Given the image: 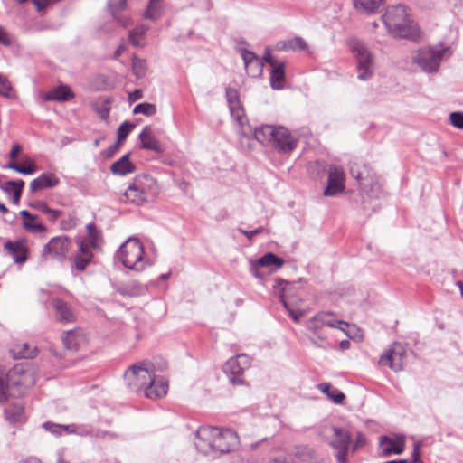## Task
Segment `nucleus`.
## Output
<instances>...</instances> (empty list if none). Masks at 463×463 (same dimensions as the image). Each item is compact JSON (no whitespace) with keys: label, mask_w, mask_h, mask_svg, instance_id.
Here are the masks:
<instances>
[{"label":"nucleus","mask_w":463,"mask_h":463,"mask_svg":"<svg viewBox=\"0 0 463 463\" xmlns=\"http://www.w3.org/2000/svg\"><path fill=\"white\" fill-rule=\"evenodd\" d=\"M130 153L122 156L110 165V172L115 175L124 176L136 171L135 165L129 160Z\"/></svg>","instance_id":"nucleus-29"},{"label":"nucleus","mask_w":463,"mask_h":463,"mask_svg":"<svg viewBox=\"0 0 463 463\" xmlns=\"http://www.w3.org/2000/svg\"><path fill=\"white\" fill-rule=\"evenodd\" d=\"M345 172L342 167L331 165L328 170L327 186L324 190V195L335 196L345 189Z\"/></svg>","instance_id":"nucleus-16"},{"label":"nucleus","mask_w":463,"mask_h":463,"mask_svg":"<svg viewBox=\"0 0 463 463\" xmlns=\"http://www.w3.org/2000/svg\"><path fill=\"white\" fill-rule=\"evenodd\" d=\"M118 291L122 296L139 297L146 294L147 288L146 286L140 284L137 281H130L120 286Z\"/></svg>","instance_id":"nucleus-31"},{"label":"nucleus","mask_w":463,"mask_h":463,"mask_svg":"<svg viewBox=\"0 0 463 463\" xmlns=\"http://www.w3.org/2000/svg\"><path fill=\"white\" fill-rule=\"evenodd\" d=\"M285 80V65L283 62L272 67L270 71V86L274 90H281Z\"/></svg>","instance_id":"nucleus-34"},{"label":"nucleus","mask_w":463,"mask_h":463,"mask_svg":"<svg viewBox=\"0 0 463 463\" xmlns=\"http://www.w3.org/2000/svg\"><path fill=\"white\" fill-rule=\"evenodd\" d=\"M260 268L261 267L260 265H257V262L255 260L250 261V272L254 277L262 279L264 278V274L260 272Z\"/></svg>","instance_id":"nucleus-57"},{"label":"nucleus","mask_w":463,"mask_h":463,"mask_svg":"<svg viewBox=\"0 0 463 463\" xmlns=\"http://www.w3.org/2000/svg\"><path fill=\"white\" fill-rule=\"evenodd\" d=\"M240 444L238 434L232 429L202 426L195 434L197 450L213 458L235 450Z\"/></svg>","instance_id":"nucleus-1"},{"label":"nucleus","mask_w":463,"mask_h":463,"mask_svg":"<svg viewBox=\"0 0 463 463\" xmlns=\"http://www.w3.org/2000/svg\"><path fill=\"white\" fill-rule=\"evenodd\" d=\"M317 388L326 394L331 401H333L335 403L340 404L345 400V394L340 392L338 389L333 387L328 383H322L317 384Z\"/></svg>","instance_id":"nucleus-35"},{"label":"nucleus","mask_w":463,"mask_h":463,"mask_svg":"<svg viewBox=\"0 0 463 463\" xmlns=\"http://www.w3.org/2000/svg\"><path fill=\"white\" fill-rule=\"evenodd\" d=\"M277 47L281 51H304L307 49V44L303 38L294 37L279 42Z\"/></svg>","instance_id":"nucleus-36"},{"label":"nucleus","mask_w":463,"mask_h":463,"mask_svg":"<svg viewBox=\"0 0 463 463\" xmlns=\"http://www.w3.org/2000/svg\"><path fill=\"white\" fill-rule=\"evenodd\" d=\"M24 164H25V165L22 166V165H18L16 162H9L5 167L14 170L15 172L24 175H30L36 172L37 167H36L35 163L33 160L27 158L24 161Z\"/></svg>","instance_id":"nucleus-41"},{"label":"nucleus","mask_w":463,"mask_h":463,"mask_svg":"<svg viewBox=\"0 0 463 463\" xmlns=\"http://www.w3.org/2000/svg\"><path fill=\"white\" fill-rule=\"evenodd\" d=\"M88 236L78 241L79 256H86L87 254L93 255L91 249L97 246L96 238L97 232L93 224H88Z\"/></svg>","instance_id":"nucleus-27"},{"label":"nucleus","mask_w":463,"mask_h":463,"mask_svg":"<svg viewBox=\"0 0 463 463\" xmlns=\"http://www.w3.org/2000/svg\"><path fill=\"white\" fill-rule=\"evenodd\" d=\"M71 246V241L66 236H57L49 241L42 250V257L44 260L49 258L58 261H63Z\"/></svg>","instance_id":"nucleus-11"},{"label":"nucleus","mask_w":463,"mask_h":463,"mask_svg":"<svg viewBox=\"0 0 463 463\" xmlns=\"http://www.w3.org/2000/svg\"><path fill=\"white\" fill-rule=\"evenodd\" d=\"M420 442L414 443L413 451L411 454L412 460L411 461V463H422L420 459Z\"/></svg>","instance_id":"nucleus-53"},{"label":"nucleus","mask_w":463,"mask_h":463,"mask_svg":"<svg viewBox=\"0 0 463 463\" xmlns=\"http://www.w3.org/2000/svg\"><path fill=\"white\" fill-rule=\"evenodd\" d=\"M290 290V287H288L284 289L283 293L280 295V301L284 307L288 311L292 320L296 323H299L301 317L305 315L306 312L301 309H296L295 307H291V301L289 300L288 295Z\"/></svg>","instance_id":"nucleus-32"},{"label":"nucleus","mask_w":463,"mask_h":463,"mask_svg":"<svg viewBox=\"0 0 463 463\" xmlns=\"http://www.w3.org/2000/svg\"><path fill=\"white\" fill-rule=\"evenodd\" d=\"M42 98L44 101L66 102L74 98L71 89L65 84L59 85L43 93Z\"/></svg>","instance_id":"nucleus-22"},{"label":"nucleus","mask_w":463,"mask_h":463,"mask_svg":"<svg viewBox=\"0 0 463 463\" xmlns=\"http://www.w3.org/2000/svg\"><path fill=\"white\" fill-rule=\"evenodd\" d=\"M5 250L10 255L16 264H23L27 259V247L23 241H7L4 245Z\"/></svg>","instance_id":"nucleus-24"},{"label":"nucleus","mask_w":463,"mask_h":463,"mask_svg":"<svg viewBox=\"0 0 463 463\" xmlns=\"http://www.w3.org/2000/svg\"><path fill=\"white\" fill-rule=\"evenodd\" d=\"M21 151V146L19 144H14L12 146V149L9 154V157L11 159L10 162H15V159L17 158L18 154Z\"/></svg>","instance_id":"nucleus-59"},{"label":"nucleus","mask_w":463,"mask_h":463,"mask_svg":"<svg viewBox=\"0 0 463 463\" xmlns=\"http://www.w3.org/2000/svg\"><path fill=\"white\" fill-rule=\"evenodd\" d=\"M168 391V382L163 377L154 375L145 389V395L149 399H158L164 397Z\"/></svg>","instance_id":"nucleus-23"},{"label":"nucleus","mask_w":463,"mask_h":463,"mask_svg":"<svg viewBox=\"0 0 463 463\" xmlns=\"http://www.w3.org/2000/svg\"><path fill=\"white\" fill-rule=\"evenodd\" d=\"M331 447L336 450L337 463H347V453L351 442V433L345 428L333 427Z\"/></svg>","instance_id":"nucleus-12"},{"label":"nucleus","mask_w":463,"mask_h":463,"mask_svg":"<svg viewBox=\"0 0 463 463\" xmlns=\"http://www.w3.org/2000/svg\"><path fill=\"white\" fill-rule=\"evenodd\" d=\"M305 326L311 334L310 344L322 350L335 349V343L330 340L329 334L325 327L337 328L345 335L347 331L343 326H348V323L341 319L336 313L332 311H319L305 322Z\"/></svg>","instance_id":"nucleus-2"},{"label":"nucleus","mask_w":463,"mask_h":463,"mask_svg":"<svg viewBox=\"0 0 463 463\" xmlns=\"http://www.w3.org/2000/svg\"><path fill=\"white\" fill-rule=\"evenodd\" d=\"M43 428L56 437L63 433L72 434L75 431V424L63 425L47 421L43 424Z\"/></svg>","instance_id":"nucleus-38"},{"label":"nucleus","mask_w":463,"mask_h":463,"mask_svg":"<svg viewBox=\"0 0 463 463\" xmlns=\"http://www.w3.org/2000/svg\"><path fill=\"white\" fill-rule=\"evenodd\" d=\"M275 126L271 125H264L260 128H257L252 132L250 129L248 131L244 127V130L247 135H244L242 132V128H241V134L245 137H250V135H253L254 138L262 144L270 143L272 144L274 134L276 131Z\"/></svg>","instance_id":"nucleus-25"},{"label":"nucleus","mask_w":463,"mask_h":463,"mask_svg":"<svg viewBox=\"0 0 463 463\" xmlns=\"http://www.w3.org/2000/svg\"><path fill=\"white\" fill-rule=\"evenodd\" d=\"M74 225H75V223H72V221H71H71H69V222H67V221H62V222H61V228H62L63 230H70V229H71L72 227H74Z\"/></svg>","instance_id":"nucleus-62"},{"label":"nucleus","mask_w":463,"mask_h":463,"mask_svg":"<svg viewBox=\"0 0 463 463\" xmlns=\"http://www.w3.org/2000/svg\"><path fill=\"white\" fill-rule=\"evenodd\" d=\"M353 2L357 11L371 14L378 11L384 0H353Z\"/></svg>","instance_id":"nucleus-33"},{"label":"nucleus","mask_w":463,"mask_h":463,"mask_svg":"<svg viewBox=\"0 0 463 463\" xmlns=\"http://www.w3.org/2000/svg\"><path fill=\"white\" fill-rule=\"evenodd\" d=\"M52 307L54 315L57 321L66 324L74 322L76 314L74 309L63 299L54 298L52 300Z\"/></svg>","instance_id":"nucleus-18"},{"label":"nucleus","mask_w":463,"mask_h":463,"mask_svg":"<svg viewBox=\"0 0 463 463\" xmlns=\"http://www.w3.org/2000/svg\"><path fill=\"white\" fill-rule=\"evenodd\" d=\"M125 7L126 0H109L108 3V8L111 15L123 27L130 24V18L120 14Z\"/></svg>","instance_id":"nucleus-30"},{"label":"nucleus","mask_w":463,"mask_h":463,"mask_svg":"<svg viewBox=\"0 0 463 463\" xmlns=\"http://www.w3.org/2000/svg\"><path fill=\"white\" fill-rule=\"evenodd\" d=\"M120 145L121 143L117 140L102 153L103 156L107 158L112 157L119 150Z\"/></svg>","instance_id":"nucleus-52"},{"label":"nucleus","mask_w":463,"mask_h":463,"mask_svg":"<svg viewBox=\"0 0 463 463\" xmlns=\"http://www.w3.org/2000/svg\"><path fill=\"white\" fill-rule=\"evenodd\" d=\"M35 383L33 369L29 365L18 364L7 373L0 368V402L10 396H21L25 389Z\"/></svg>","instance_id":"nucleus-3"},{"label":"nucleus","mask_w":463,"mask_h":463,"mask_svg":"<svg viewBox=\"0 0 463 463\" xmlns=\"http://www.w3.org/2000/svg\"><path fill=\"white\" fill-rule=\"evenodd\" d=\"M348 45L356 61L357 78L360 80H370L375 69L373 54L364 43L357 39H351Z\"/></svg>","instance_id":"nucleus-8"},{"label":"nucleus","mask_w":463,"mask_h":463,"mask_svg":"<svg viewBox=\"0 0 463 463\" xmlns=\"http://www.w3.org/2000/svg\"><path fill=\"white\" fill-rule=\"evenodd\" d=\"M449 118L452 126L463 129V112H452Z\"/></svg>","instance_id":"nucleus-50"},{"label":"nucleus","mask_w":463,"mask_h":463,"mask_svg":"<svg viewBox=\"0 0 463 463\" xmlns=\"http://www.w3.org/2000/svg\"><path fill=\"white\" fill-rule=\"evenodd\" d=\"M20 215L24 218V220H37L38 217L36 215L31 214L27 210H22L20 212Z\"/></svg>","instance_id":"nucleus-61"},{"label":"nucleus","mask_w":463,"mask_h":463,"mask_svg":"<svg viewBox=\"0 0 463 463\" xmlns=\"http://www.w3.org/2000/svg\"><path fill=\"white\" fill-rule=\"evenodd\" d=\"M250 365V358L245 354H241L230 358L223 365V372L230 382L236 384L243 383V373Z\"/></svg>","instance_id":"nucleus-10"},{"label":"nucleus","mask_w":463,"mask_h":463,"mask_svg":"<svg viewBox=\"0 0 463 463\" xmlns=\"http://www.w3.org/2000/svg\"><path fill=\"white\" fill-rule=\"evenodd\" d=\"M225 96L232 118L240 128H242L243 134L247 135L244 130V123L246 121L245 113L240 102L238 90L234 88H226Z\"/></svg>","instance_id":"nucleus-15"},{"label":"nucleus","mask_w":463,"mask_h":463,"mask_svg":"<svg viewBox=\"0 0 463 463\" xmlns=\"http://www.w3.org/2000/svg\"><path fill=\"white\" fill-rule=\"evenodd\" d=\"M451 55L450 48L437 45L430 48L419 49L412 55V62L417 64L423 71L436 72L443 58Z\"/></svg>","instance_id":"nucleus-7"},{"label":"nucleus","mask_w":463,"mask_h":463,"mask_svg":"<svg viewBox=\"0 0 463 463\" xmlns=\"http://www.w3.org/2000/svg\"><path fill=\"white\" fill-rule=\"evenodd\" d=\"M379 363L382 365L389 366L392 371H402L406 363V351L400 343H394L382 354Z\"/></svg>","instance_id":"nucleus-13"},{"label":"nucleus","mask_w":463,"mask_h":463,"mask_svg":"<svg viewBox=\"0 0 463 463\" xmlns=\"http://www.w3.org/2000/svg\"><path fill=\"white\" fill-rule=\"evenodd\" d=\"M60 178L52 172H44L30 183L31 193L43 189H51L60 184Z\"/></svg>","instance_id":"nucleus-19"},{"label":"nucleus","mask_w":463,"mask_h":463,"mask_svg":"<svg viewBox=\"0 0 463 463\" xmlns=\"http://www.w3.org/2000/svg\"><path fill=\"white\" fill-rule=\"evenodd\" d=\"M159 193L157 181L150 175L141 174L129 183L124 197L128 203L139 206L155 201Z\"/></svg>","instance_id":"nucleus-5"},{"label":"nucleus","mask_w":463,"mask_h":463,"mask_svg":"<svg viewBox=\"0 0 463 463\" xmlns=\"http://www.w3.org/2000/svg\"><path fill=\"white\" fill-rule=\"evenodd\" d=\"M134 128L135 126L133 124L128 121L123 122L118 128L117 140L120 143L124 142Z\"/></svg>","instance_id":"nucleus-46"},{"label":"nucleus","mask_w":463,"mask_h":463,"mask_svg":"<svg viewBox=\"0 0 463 463\" xmlns=\"http://www.w3.org/2000/svg\"><path fill=\"white\" fill-rule=\"evenodd\" d=\"M133 113L143 114L145 116L150 117L156 113V107L151 103H139L134 108Z\"/></svg>","instance_id":"nucleus-44"},{"label":"nucleus","mask_w":463,"mask_h":463,"mask_svg":"<svg viewBox=\"0 0 463 463\" xmlns=\"http://www.w3.org/2000/svg\"><path fill=\"white\" fill-rule=\"evenodd\" d=\"M12 353L15 359H32L37 355L38 350L28 344H21L15 345Z\"/></svg>","instance_id":"nucleus-37"},{"label":"nucleus","mask_w":463,"mask_h":463,"mask_svg":"<svg viewBox=\"0 0 463 463\" xmlns=\"http://www.w3.org/2000/svg\"><path fill=\"white\" fill-rule=\"evenodd\" d=\"M140 148L156 153L163 151L162 146L155 137L150 127L146 126L139 134Z\"/></svg>","instance_id":"nucleus-26"},{"label":"nucleus","mask_w":463,"mask_h":463,"mask_svg":"<svg viewBox=\"0 0 463 463\" xmlns=\"http://www.w3.org/2000/svg\"><path fill=\"white\" fill-rule=\"evenodd\" d=\"M264 61L266 62H268L271 67L279 64L275 60L274 58L272 57L271 53L269 52V51H266L265 54H264V57H263Z\"/></svg>","instance_id":"nucleus-60"},{"label":"nucleus","mask_w":463,"mask_h":463,"mask_svg":"<svg viewBox=\"0 0 463 463\" xmlns=\"http://www.w3.org/2000/svg\"><path fill=\"white\" fill-rule=\"evenodd\" d=\"M0 95L5 98L12 97V87L6 78L0 75Z\"/></svg>","instance_id":"nucleus-49"},{"label":"nucleus","mask_w":463,"mask_h":463,"mask_svg":"<svg viewBox=\"0 0 463 463\" xmlns=\"http://www.w3.org/2000/svg\"><path fill=\"white\" fill-rule=\"evenodd\" d=\"M382 20L388 33L393 37L417 40L420 35V28L411 19L403 5L389 6Z\"/></svg>","instance_id":"nucleus-4"},{"label":"nucleus","mask_w":463,"mask_h":463,"mask_svg":"<svg viewBox=\"0 0 463 463\" xmlns=\"http://www.w3.org/2000/svg\"><path fill=\"white\" fill-rule=\"evenodd\" d=\"M269 463H294V462L291 460H287L283 457H279V458L272 459Z\"/></svg>","instance_id":"nucleus-63"},{"label":"nucleus","mask_w":463,"mask_h":463,"mask_svg":"<svg viewBox=\"0 0 463 463\" xmlns=\"http://www.w3.org/2000/svg\"><path fill=\"white\" fill-rule=\"evenodd\" d=\"M24 228L33 233H42L45 232L46 228L43 224L37 222V220H24Z\"/></svg>","instance_id":"nucleus-45"},{"label":"nucleus","mask_w":463,"mask_h":463,"mask_svg":"<svg viewBox=\"0 0 463 463\" xmlns=\"http://www.w3.org/2000/svg\"><path fill=\"white\" fill-rule=\"evenodd\" d=\"M238 231L241 234L245 235L247 237V239L252 240L254 236H256L257 234H260V232H262L263 227H258L257 229L252 230V231H246V230H243L241 228H239Z\"/></svg>","instance_id":"nucleus-55"},{"label":"nucleus","mask_w":463,"mask_h":463,"mask_svg":"<svg viewBox=\"0 0 463 463\" xmlns=\"http://www.w3.org/2000/svg\"><path fill=\"white\" fill-rule=\"evenodd\" d=\"M379 443L384 457H388L392 454L401 455L404 451L405 444L403 437L392 439L387 436H382Z\"/></svg>","instance_id":"nucleus-20"},{"label":"nucleus","mask_w":463,"mask_h":463,"mask_svg":"<svg viewBox=\"0 0 463 463\" xmlns=\"http://www.w3.org/2000/svg\"><path fill=\"white\" fill-rule=\"evenodd\" d=\"M144 254L145 249L141 241L137 238H129L120 246L115 257L127 269L140 272L147 264Z\"/></svg>","instance_id":"nucleus-6"},{"label":"nucleus","mask_w":463,"mask_h":463,"mask_svg":"<svg viewBox=\"0 0 463 463\" xmlns=\"http://www.w3.org/2000/svg\"><path fill=\"white\" fill-rule=\"evenodd\" d=\"M163 10V0H150L144 14V17L148 20L156 21L161 16Z\"/></svg>","instance_id":"nucleus-40"},{"label":"nucleus","mask_w":463,"mask_h":463,"mask_svg":"<svg viewBox=\"0 0 463 463\" xmlns=\"http://www.w3.org/2000/svg\"><path fill=\"white\" fill-rule=\"evenodd\" d=\"M4 412L6 420L12 424H23L25 422L24 408L21 402L10 404L5 409Z\"/></svg>","instance_id":"nucleus-28"},{"label":"nucleus","mask_w":463,"mask_h":463,"mask_svg":"<svg viewBox=\"0 0 463 463\" xmlns=\"http://www.w3.org/2000/svg\"><path fill=\"white\" fill-rule=\"evenodd\" d=\"M255 261L257 265H260L261 268H274L275 270L280 269L284 264V260L272 252L266 253Z\"/></svg>","instance_id":"nucleus-39"},{"label":"nucleus","mask_w":463,"mask_h":463,"mask_svg":"<svg viewBox=\"0 0 463 463\" xmlns=\"http://www.w3.org/2000/svg\"><path fill=\"white\" fill-rule=\"evenodd\" d=\"M73 433H76L80 436H92L93 430L88 426H76L75 425V431Z\"/></svg>","instance_id":"nucleus-54"},{"label":"nucleus","mask_w":463,"mask_h":463,"mask_svg":"<svg viewBox=\"0 0 463 463\" xmlns=\"http://www.w3.org/2000/svg\"><path fill=\"white\" fill-rule=\"evenodd\" d=\"M298 143V139L293 137L288 129L281 126L276 128L271 145L277 151L282 154L291 153L296 149Z\"/></svg>","instance_id":"nucleus-14"},{"label":"nucleus","mask_w":463,"mask_h":463,"mask_svg":"<svg viewBox=\"0 0 463 463\" xmlns=\"http://www.w3.org/2000/svg\"><path fill=\"white\" fill-rule=\"evenodd\" d=\"M31 207L42 212L43 213L48 215V218L51 222H54L62 213L61 211L52 209L48 206L45 202L37 201L30 204Z\"/></svg>","instance_id":"nucleus-42"},{"label":"nucleus","mask_w":463,"mask_h":463,"mask_svg":"<svg viewBox=\"0 0 463 463\" xmlns=\"http://www.w3.org/2000/svg\"><path fill=\"white\" fill-rule=\"evenodd\" d=\"M288 287L291 288V290L289 291L288 295H289V300L291 301V307H294L298 303V298L294 295L295 287L293 285H290L288 283H285V286L282 288L279 296L283 293L284 289L286 288H288Z\"/></svg>","instance_id":"nucleus-56"},{"label":"nucleus","mask_w":463,"mask_h":463,"mask_svg":"<svg viewBox=\"0 0 463 463\" xmlns=\"http://www.w3.org/2000/svg\"><path fill=\"white\" fill-rule=\"evenodd\" d=\"M20 463H42L37 458L29 457L24 460H22Z\"/></svg>","instance_id":"nucleus-64"},{"label":"nucleus","mask_w":463,"mask_h":463,"mask_svg":"<svg viewBox=\"0 0 463 463\" xmlns=\"http://www.w3.org/2000/svg\"><path fill=\"white\" fill-rule=\"evenodd\" d=\"M239 52L244 62L245 70L249 76L258 78L263 72V61L251 51L240 48Z\"/></svg>","instance_id":"nucleus-17"},{"label":"nucleus","mask_w":463,"mask_h":463,"mask_svg":"<svg viewBox=\"0 0 463 463\" xmlns=\"http://www.w3.org/2000/svg\"><path fill=\"white\" fill-rule=\"evenodd\" d=\"M133 71L137 78H141L145 75L146 61L140 59L133 60Z\"/></svg>","instance_id":"nucleus-48"},{"label":"nucleus","mask_w":463,"mask_h":463,"mask_svg":"<svg viewBox=\"0 0 463 463\" xmlns=\"http://www.w3.org/2000/svg\"><path fill=\"white\" fill-rule=\"evenodd\" d=\"M148 31V26L140 24L135 27L132 31L129 32L128 39L129 43L136 46L139 47L143 45L142 39Z\"/></svg>","instance_id":"nucleus-43"},{"label":"nucleus","mask_w":463,"mask_h":463,"mask_svg":"<svg viewBox=\"0 0 463 463\" xmlns=\"http://www.w3.org/2000/svg\"><path fill=\"white\" fill-rule=\"evenodd\" d=\"M93 258V255L87 254L86 256H79L76 255L74 258V266L78 270H84L91 259Z\"/></svg>","instance_id":"nucleus-47"},{"label":"nucleus","mask_w":463,"mask_h":463,"mask_svg":"<svg viewBox=\"0 0 463 463\" xmlns=\"http://www.w3.org/2000/svg\"><path fill=\"white\" fill-rule=\"evenodd\" d=\"M154 375L151 368L146 366V363H137L125 372V382L132 392H145Z\"/></svg>","instance_id":"nucleus-9"},{"label":"nucleus","mask_w":463,"mask_h":463,"mask_svg":"<svg viewBox=\"0 0 463 463\" xmlns=\"http://www.w3.org/2000/svg\"><path fill=\"white\" fill-rule=\"evenodd\" d=\"M365 441H366V439H365V437L364 436V434L361 432H358L356 435L355 442L353 446V451H355L360 447H363L365 444Z\"/></svg>","instance_id":"nucleus-58"},{"label":"nucleus","mask_w":463,"mask_h":463,"mask_svg":"<svg viewBox=\"0 0 463 463\" xmlns=\"http://www.w3.org/2000/svg\"><path fill=\"white\" fill-rule=\"evenodd\" d=\"M61 340L66 349L76 351L85 344L86 335L82 329L75 328L64 332Z\"/></svg>","instance_id":"nucleus-21"},{"label":"nucleus","mask_w":463,"mask_h":463,"mask_svg":"<svg viewBox=\"0 0 463 463\" xmlns=\"http://www.w3.org/2000/svg\"><path fill=\"white\" fill-rule=\"evenodd\" d=\"M12 36L11 34L0 25V44L5 46H10L12 44Z\"/></svg>","instance_id":"nucleus-51"}]
</instances>
